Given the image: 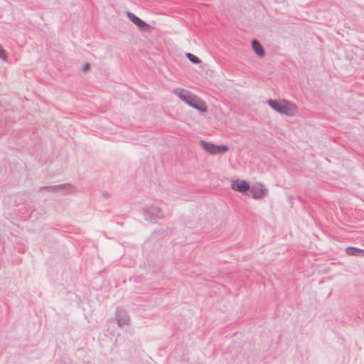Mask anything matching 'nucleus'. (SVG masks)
I'll return each mask as SVG.
<instances>
[{
	"label": "nucleus",
	"mask_w": 364,
	"mask_h": 364,
	"mask_svg": "<svg viewBox=\"0 0 364 364\" xmlns=\"http://www.w3.org/2000/svg\"><path fill=\"white\" fill-rule=\"evenodd\" d=\"M186 58L189 60V61L193 64H199L201 62V60L197 56L192 53H188L186 54Z\"/></svg>",
	"instance_id": "nucleus-12"
},
{
	"label": "nucleus",
	"mask_w": 364,
	"mask_h": 364,
	"mask_svg": "<svg viewBox=\"0 0 364 364\" xmlns=\"http://www.w3.org/2000/svg\"><path fill=\"white\" fill-rule=\"evenodd\" d=\"M103 196L105 198H108L109 197V194L108 193H104Z\"/></svg>",
	"instance_id": "nucleus-15"
},
{
	"label": "nucleus",
	"mask_w": 364,
	"mask_h": 364,
	"mask_svg": "<svg viewBox=\"0 0 364 364\" xmlns=\"http://www.w3.org/2000/svg\"><path fill=\"white\" fill-rule=\"evenodd\" d=\"M252 195V198L255 199H260L266 196L267 193V189L264 187L262 184H258L253 186L249 189Z\"/></svg>",
	"instance_id": "nucleus-6"
},
{
	"label": "nucleus",
	"mask_w": 364,
	"mask_h": 364,
	"mask_svg": "<svg viewBox=\"0 0 364 364\" xmlns=\"http://www.w3.org/2000/svg\"><path fill=\"white\" fill-rule=\"evenodd\" d=\"M144 219L151 223H156L157 220L165 218L164 211L155 205H149L143 209Z\"/></svg>",
	"instance_id": "nucleus-3"
},
{
	"label": "nucleus",
	"mask_w": 364,
	"mask_h": 364,
	"mask_svg": "<svg viewBox=\"0 0 364 364\" xmlns=\"http://www.w3.org/2000/svg\"><path fill=\"white\" fill-rule=\"evenodd\" d=\"M90 63H86L83 65V67H82V72H87V71L90 69Z\"/></svg>",
	"instance_id": "nucleus-14"
},
{
	"label": "nucleus",
	"mask_w": 364,
	"mask_h": 364,
	"mask_svg": "<svg viewBox=\"0 0 364 364\" xmlns=\"http://www.w3.org/2000/svg\"><path fill=\"white\" fill-rule=\"evenodd\" d=\"M115 318L119 328L129 324V317L127 311L122 307L118 306L116 309Z\"/></svg>",
	"instance_id": "nucleus-5"
},
{
	"label": "nucleus",
	"mask_w": 364,
	"mask_h": 364,
	"mask_svg": "<svg viewBox=\"0 0 364 364\" xmlns=\"http://www.w3.org/2000/svg\"><path fill=\"white\" fill-rule=\"evenodd\" d=\"M173 92L186 103L196 109L197 110L200 112L207 111V106L205 103L189 91L182 88H177L174 90Z\"/></svg>",
	"instance_id": "nucleus-1"
},
{
	"label": "nucleus",
	"mask_w": 364,
	"mask_h": 364,
	"mask_svg": "<svg viewBox=\"0 0 364 364\" xmlns=\"http://www.w3.org/2000/svg\"><path fill=\"white\" fill-rule=\"evenodd\" d=\"M200 143L203 149L212 155L223 154L227 152L229 149L228 146L226 145H216L204 140H200Z\"/></svg>",
	"instance_id": "nucleus-4"
},
{
	"label": "nucleus",
	"mask_w": 364,
	"mask_h": 364,
	"mask_svg": "<svg viewBox=\"0 0 364 364\" xmlns=\"http://www.w3.org/2000/svg\"><path fill=\"white\" fill-rule=\"evenodd\" d=\"M346 252L348 255L358 256L364 255V250L354 247H348L346 249Z\"/></svg>",
	"instance_id": "nucleus-11"
},
{
	"label": "nucleus",
	"mask_w": 364,
	"mask_h": 364,
	"mask_svg": "<svg viewBox=\"0 0 364 364\" xmlns=\"http://www.w3.org/2000/svg\"><path fill=\"white\" fill-rule=\"evenodd\" d=\"M232 188L239 192H245L250 189L249 183L245 180L237 179L232 181Z\"/></svg>",
	"instance_id": "nucleus-9"
},
{
	"label": "nucleus",
	"mask_w": 364,
	"mask_h": 364,
	"mask_svg": "<svg viewBox=\"0 0 364 364\" xmlns=\"http://www.w3.org/2000/svg\"><path fill=\"white\" fill-rule=\"evenodd\" d=\"M7 58H8V57H7L6 51L4 50L3 46L0 44V59L2 60L3 61H6Z\"/></svg>",
	"instance_id": "nucleus-13"
},
{
	"label": "nucleus",
	"mask_w": 364,
	"mask_h": 364,
	"mask_svg": "<svg viewBox=\"0 0 364 364\" xmlns=\"http://www.w3.org/2000/svg\"><path fill=\"white\" fill-rule=\"evenodd\" d=\"M267 104L277 112L288 117H293L298 112L296 104L289 100H283L279 102L277 100L269 99Z\"/></svg>",
	"instance_id": "nucleus-2"
},
{
	"label": "nucleus",
	"mask_w": 364,
	"mask_h": 364,
	"mask_svg": "<svg viewBox=\"0 0 364 364\" xmlns=\"http://www.w3.org/2000/svg\"><path fill=\"white\" fill-rule=\"evenodd\" d=\"M252 46L255 53L260 58H262L265 55L264 49L263 48L261 43L257 40L253 39L252 41Z\"/></svg>",
	"instance_id": "nucleus-10"
},
{
	"label": "nucleus",
	"mask_w": 364,
	"mask_h": 364,
	"mask_svg": "<svg viewBox=\"0 0 364 364\" xmlns=\"http://www.w3.org/2000/svg\"><path fill=\"white\" fill-rule=\"evenodd\" d=\"M127 16L129 18V19L134 23L139 29L142 31L146 30V28L149 27V25L139 18L138 16H136L135 14L130 11L127 12Z\"/></svg>",
	"instance_id": "nucleus-8"
},
{
	"label": "nucleus",
	"mask_w": 364,
	"mask_h": 364,
	"mask_svg": "<svg viewBox=\"0 0 364 364\" xmlns=\"http://www.w3.org/2000/svg\"><path fill=\"white\" fill-rule=\"evenodd\" d=\"M73 186L70 183H63L56 186H42L40 188V191L42 190H48L51 192H57L60 191H65L66 193H68L70 191H73Z\"/></svg>",
	"instance_id": "nucleus-7"
}]
</instances>
